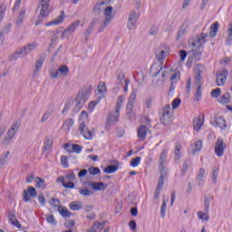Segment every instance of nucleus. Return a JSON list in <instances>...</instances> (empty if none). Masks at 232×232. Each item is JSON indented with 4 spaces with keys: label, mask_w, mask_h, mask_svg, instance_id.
I'll return each instance as SVG.
<instances>
[{
    "label": "nucleus",
    "mask_w": 232,
    "mask_h": 232,
    "mask_svg": "<svg viewBox=\"0 0 232 232\" xmlns=\"http://www.w3.org/2000/svg\"><path fill=\"white\" fill-rule=\"evenodd\" d=\"M39 46L38 43H32L28 44L27 45L22 47L19 49V51L14 53L9 56V61H17V59L21 57H26L27 53H30V52H34L35 48Z\"/></svg>",
    "instance_id": "obj_1"
},
{
    "label": "nucleus",
    "mask_w": 232,
    "mask_h": 232,
    "mask_svg": "<svg viewBox=\"0 0 232 232\" xmlns=\"http://www.w3.org/2000/svg\"><path fill=\"white\" fill-rule=\"evenodd\" d=\"M166 55V51L161 50V51H156L155 52V56L157 58L158 63H160L159 64L154 63L151 65L150 70L151 72H154L152 74V77H159V75L160 74V72L163 70L164 68V57Z\"/></svg>",
    "instance_id": "obj_2"
},
{
    "label": "nucleus",
    "mask_w": 232,
    "mask_h": 232,
    "mask_svg": "<svg viewBox=\"0 0 232 232\" xmlns=\"http://www.w3.org/2000/svg\"><path fill=\"white\" fill-rule=\"evenodd\" d=\"M38 8L40 9V15L38 16V20L34 23L35 26L41 24L44 17H48L52 9L50 8V0H40Z\"/></svg>",
    "instance_id": "obj_3"
},
{
    "label": "nucleus",
    "mask_w": 232,
    "mask_h": 232,
    "mask_svg": "<svg viewBox=\"0 0 232 232\" xmlns=\"http://www.w3.org/2000/svg\"><path fill=\"white\" fill-rule=\"evenodd\" d=\"M209 37V34L201 33L200 34L197 35L193 38V42L191 43L192 52L195 50H200V48H204V44L208 43L206 39Z\"/></svg>",
    "instance_id": "obj_4"
},
{
    "label": "nucleus",
    "mask_w": 232,
    "mask_h": 232,
    "mask_svg": "<svg viewBox=\"0 0 232 232\" xmlns=\"http://www.w3.org/2000/svg\"><path fill=\"white\" fill-rule=\"evenodd\" d=\"M160 121L163 126H169L173 121V112H171V105L167 104L163 108V112L160 117Z\"/></svg>",
    "instance_id": "obj_5"
},
{
    "label": "nucleus",
    "mask_w": 232,
    "mask_h": 232,
    "mask_svg": "<svg viewBox=\"0 0 232 232\" xmlns=\"http://www.w3.org/2000/svg\"><path fill=\"white\" fill-rule=\"evenodd\" d=\"M137 101V93L131 92L130 100L127 103V117L130 121H135V112H133V106Z\"/></svg>",
    "instance_id": "obj_6"
},
{
    "label": "nucleus",
    "mask_w": 232,
    "mask_h": 232,
    "mask_svg": "<svg viewBox=\"0 0 232 232\" xmlns=\"http://www.w3.org/2000/svg\"><path fill=\"white\" fill-rule=\"evenodd\" d=\"M92 90L93 86L92 85L83 86L82 89L79 92L78 95L76 96V99L82 101V102L86 103V101L90 99V95L92 94Z\"/></svg>",
    "instance_id": "obj_7"
},
{
    "label": "nucleus",
    "mask_w": 232,
    "mask_h": 232,
    "mask_svg": "<svg viewBox=\"0 0 232 232\" xmlns=\"http://www.w3.org/2000/svg\"><path fill=\"white\" fill-rule=\"evenodd\" d=\"M168 157V150H163L160 155V177H166L168 178V169L164 167V163L166 162V159Z\"/></svg>",
    "instance_id": "obj_8"
},
{
    "label": "nucleus",
    "mask_w": 232,
    "mask_h": 232,
    "mask_svg": "<svg viewBox=\"0 0 232 232\" xmlns=\"http://www.w3.org/2000/svg\"><path fill=\"white\" fill-rule=\"evenodd\" d=\"M70 73V68L66 65H61L57 71H52L50 75L52 79H57V77H66Z\"/></svg>",
    "instance_id": "obj_9"
},
{
    "label": "nucleus",
    "mask_w": 232,
    "mask_h": 232,
    "mask_svg": "<svg viewBox=\"0 0 232 232\" xmlns=\"http://www.w3.org/2000/svg\"><path fill=\"white\" fill-rule=\"evenodd\" d=\"M37 189L35 188L29 186L27 190H24L23 200L24 202H32V198H36Z\"/></svg>",
    "instance_id": "obj_10"
},
{
    "label": "nucleus",
    "mask_w": 232,
    "mask_h": 232,
    "mask_svg": "<svg viewBox=\"0 0 232 232\" xmlns=\"http://www.w3.org/2000/svg\"><path fill=\"white\" fill-rule=\"evenodd\" d=\"M226 148H227V146L226 145V142H224V140L218 138L214 147L217 157H223Z\"/></svg>",
    "instance_id": "obj_11"
},
{
    "label": "nucleus",
    "mask_w": 232,
    "mask_h": 232,
    "mask_svg": "<svg viewBox=\"0 0 232 232\" xmlns=\"http://www.w3.org/2000/svg\"><path fill=\"white\" fill-rule=\"evenodd\" d=\"M137 21H139V14L135 11H130L127 24L129 30H135L137 28Z\"/></svg>",
    "instance_id": "obj_12"
},
{
    "label": "nucleus",
    "mask_w": 232,
    "mask_h": 232,
    "mask_svg": "<svg viewBox=\"0 0 232 232\" xmlns=\"http://www.w3.org/2000/svg\"><path fill=\"white\" fill-rule=\"evenodd\" d=\"M81 24V20H76L72 24H71L67 29H65L62 34V39H66L69 35H72L75 30H77V27Z\"/></svg>",
    "instance_id": "obj_13"
},
{
    "label": "nucleus",
    "mask_w": 232,
    "mask_h": 232,
    "mask_svg": "<svg viewBox=\"0 0 232 232\" xmlns=\"http://www.w3.org/2000/svg\"><path fill=\"white\" fill-rule=\"evenodd\" d=\"M227 70H223L216 74V82L218 86H224L227 81Z\"/></svg>",
    "instance_id": "obj_14"
},
{
    "label": "nucleus",
    "mask_w": 232,
    "mask_h": 232,
    "mask_svg": "<svg viewBox=\"0 0 232 232\" xmlns=\"http://www.w3.org/2000/svg\"><path fill=\"white\" fill-rule=\"evenodd\" d=\"M87 186L93 189V191H104L108 188V185H106L104 182H93V181H88Z\"/></svg>",
    "instance_id": "obj_15"
},
{
    "label": "nucleus",
    "mask_w": 232,
    "mask_h": 232,
    "mask_svg": "<svg viewBox=\"0 0 232 232\" xmlns=\"http://www.w3.org/2000/svg\"><path fill=\"white\" fill-rule=\"evenodd\" d=\"M86 128V124H84V121H82L79 126V131L84 139L87 140H92L93 139V133L90 130H84Z\"/></svg>",
    "instance_id": "obj_16"
},
{
    "label": "nucleus",
    "mask_w": 232,
    "mask_h": 232,
    "mask_svg": "<svg viewBox=\"0 0 232 232\" xmlns=\"http://www.w3.org/2000/svg\"><path fill=\"white\" fill-rule=\"evenodd\" d=\"M211 124H213L215 128H220V130H226V128H227V125L226 124V120L222 116L214 117Z\"/></svg>",
    "instance_id": "obj_17"
},
{
    "label": "nucleus",
    "mask_w": 232,
    "mask_h": 232,
    "mask_svg": "<svg viewBox=\"0 0 232 232\" xmlns=\"http://www.w3.org/2000/svg\"><path fill=\"white\" fill-rule=\"evenodd\" d=\"M168 178L163 177V176H160V179L158 180V184L154 192V198H159V197L160 196V189H162V188H164V182L166 181Z\"/></svg>",
    "instance_id": "obj_18"
},
{
    "label": "nucleus",
    "mask_w": 232,
    "mask_h": 232,
    "mask_svg": "<svg viewBox=\"0 0 232 232\" xmlns=\"http://www.w3.org/2000/svg\"><path fill=\"white\" fill-rule=\"evenodd\" d=\"M202 70H204V66L202 64H198L195 67V84H200L202 81Z\"/></svg>",
    "instance_id": "obj_19"
},
{
    "label": "nucleus",
    "mask_w": 232,
    "mask_h": 232,
    "mask_svg": "<svg viewBox=\"0 0 232 232\" xmlns=\"http://www.w3.org/2000/svg\"><path fill=\"white\" fill-rule=\"evenodd\" d=\"M149 131L150 129H148L146 125H140L138 128V137L140 139V140H146V135H148Z\"/></svg>",
    "instance_id": "obj_20"
},
{
    "label": "nucleus",
    "mask_w": 232,
    "mask_h": 232,
    "mask_svg": "<svg viewBox=\"0 0 232 232\" xmlns=\"http://www.w3.org/2000/svg\"><path fill=\"white\" fill-rule=\"evenodd\" d=\"M63 21H64V11H61L60 15L56 19L45 24V26H55L57 24H61V23H63Z\"/></svg>",
    "instance_id": "obj_21"
},
{
    "label": "nucleus",
    "mask_w": 232,
    "mask_h": 232,
    "mask_svg": "<svg viewBox=\"0 0 232 232\" xmlns=\"http://www.w3.org/2000/svg\"><path fill=\"white\" fill-rule=\"evenodd\" d=\"M15 133H17L14 129H9L7 130L6 136L4 139L3 144L5 146H8L10 144V141L15 137Z\"/></svg>",
    "instance_id": "obj_22"
},
{
    "label": "nucleus",
    "mask_w": 232,
    "mask_h": 232,
    "mask_svg": "<svg viewBox=\"0 0 232 232\" xmlns=\"http://www.w3.org/2000/svg\"><path fill=\"white\" fill-rule=\"evenodd\" d=\"M120 115H121V111H119L118 109H115V111L109 112L107 121L109 122H117V121H119Z\"/></svg>",
    "instance_id": "obj_23"
},
{
    "label": "nucleus",
    "mask_w": 232,
    "mask_h": 232,
    "mask_svg": "<svg viewBox=\"0 0 232 232\" xmlns=\"http://www.w3.org/2000/svg\"><path fill=\"white\" fill-rule=\"evenodd\" d=\"M99 24V18H93L85 32L86 39H88V37H90V35L92 34V32H93V28L95 27V24Z\"/></svg>",
    "instance_id": "obj_24"
},
{
    "label": "nucleus",
    "mask_w": 232,
    "mask_h": 232,
    "mask_svg": "<svg viewBox=\"0 0 232 232\" xmlns=\"http://www.w3.org/2000/svg\"><path fill=\"white\" fill-rule=\"evenodd\" d=\"M113 6L109 5L103 11V15H105V19H109L111 21L113 19Z\"/></svg>",
    "instance_id": "obj_25"
},
{
    "label": "nucleus",
    "mask_w": 232,
    "mask_h": 232,
    "mask_svg": "<svg viewBox=\"0 0 232 232\" xmlns=\"http://www.w3.org/2000/svg\"><path fill=\"white\" fill-rule=\"evenodd\" d=\"M43 64H44V56H41L35 64V70L34 71V75H37L39 73V70L43 68Z\"/></svg>",
    "instance_id": "obj_26"
},
{
    "label": "nucleus",
    "mask_w": 232,
    "mask_h": 232,
    "mask_svg": "<svg viewBox=\"0 0 232 232\" xmlns=\"http://www.w3.org/2000/svg\"><path fill=\"white\" fill-rule=\"evenodd\" d=\"M186 30H188V25H186V24H182L178 32L176 41H180V39H182V36L186 34Z\"/></svg>",
    "instance_id": "obj_27"
},
{
    "label": "nucleus",
    "mask_w": 232,
    "mask_h": 232,
    "mask_svg": "<svg viewBox=\"0 0 232 232\" xmlns=\"http://www.w3.org/2000/svg\"><path fill=\"white\" fill-rule=\"evenodd\" d=\"M58 211L60 215L63 217V218H70L72 217V212H70V210H68L66 208L59 207Z\"/></svg>",
    "instance_id": "obj_28"
},
{
    "label": "nucleus",
    "mask_w": 232,
    "mask_h": 232,
    "mask_svg": "<svg viewBox=\"0 0 232 232\" xmlns=\"http://www.w3.org/2000/svg\"><path fill=\"white\" fill-rule=\"evenodd\" d=\"M218 33V22L212 24L210 27L209 35L210 37H217V34Z\"/></svg>",
    "instance_id": "obj_29"
},
{
    "label": "nucleus",
    "mask_w": 232,
    "mask_h": 232,
    "mask_svg": "<svg viewBox=\"0 0 232 232\" xmlns=\"http://www.w3.org/2000/svg\"><path fill=\"white\" fill-rule=\"evenodd\" d=\"M75 102H76V105L74 106L72 112L79 113L82 106H84L85 102H82L81 100H78V98H75Z\"/></svg>",
    "instance_id": "obj_30"
},
{
    "label": "nucleus",
    "mask_w": 232,
    "mask_h": 232,
    "mask_svg": "<svg viewBox=\"0 0 232 232\" xmlns=\"http://www.w3.org/2000/svg\"><path fill=\"white\" fill-rule=\"evenodd\" d=\"M198 87H197V90H196V92H195V96H194V99L195 101H200V99H202V83H199V84H196Z\"/></svg>",
    "instance_id": "obj_31"
},
{
    "label": "nucleus",
    "mask_w": 232,
    "mask_h": 232,
    "mask_svg": "<svg viewBox=\"0 0 232 232\" xmlns=\"http://www.w3.org/2000/svg\"><path fill=\"white\" fill-rule=\"evenodd\" d=\"M70 209L72 211H79L80 209H82V202H72L69 205Z\"/></svg>",
    "instance_id": "obj_32"
},
{
    "label": "nucleus",
    "mask_w": 232,
    "mask_h": 232,
    "mask_svg": "<svg viewBox=\"0 0 232 232\" xmlns=\"http://www.w3.org/2000/svg\"><path fill=\"white\" fill-rule=\"evenodd\" d=\"M26 14V10L22 9L15 23L17 26H21L23 24V20L24 19V15Z\"/></svg>",
    "instance_id": "obj_33"
},
{
    "label": "nucleus",
    "mask_w": 232,
    "mask_h": 232,
    "mask_svg": "<svg viewBox=\"0 0 232 232\" xmlns=\"http://www.w3.org/2000/svg\"><path fill=\"white\" fill-rule=\"evenodd\" d=\"M119 169V166L117 165H109L104 169V173H108L109 175H111V173H115Z\"/></svg>",
    "instance_id": "obj_34"
},
{
    "label": "nucleus",
    "mask_w": 232,
    "mask_h": 232,
    "mask_svg": "<svg viewBox=\"0 0 232 232\" xmlns=\"http://www.w3.org/2000/svg\"><path fill=\"white\" fill-rule=\"evenodd\" d=\"M230 99H231V95L229 94V92H227V93L223 94L218 101L221 104H227L229 102Z\"/></svg>",
    "instance_id": "obj_35"
},
{
    "label": "nucleus",
    "mask_w": 232,
    "mask_h": 232,
    "mask_svg": "<svg viewBox=\"0 0 232 232\" xmlns=\"http://www.w3.org/2000/svg\"><path fill=\"white\" fill-rule=\"evenodd\" d=\"M34 182H36V188H46V181H44V179L36 177L34 178Z\"/></svg>",
    "instance_id": "obj_36"
},
{
    "label": "nucleus",
    "mask_w": 232,
    "mask_h": 232,
    "mask_svg": "<svg viewBox=\"0 0 232 232\" xmlns=\"http://www.w3.org/2000/svg\"><path fill=\"white\" fill-rule=\"evenodd\" d=\"M182 148V145H180L179 142H177L176 145H175V150H174V153H175V159L177 160H180V149Z\"/></svg>",
    "instance_id": "obj_37"
},
{
    "label": "nucleus",
    "mask_w": 232,
    "mask_h": 232,
    "mask_svg": "<svg viewBox=\"0 0 232 232\" xmlns=\"http://www.w3.org/2000/svg\"><path fill=\"white\" fill-rule=\"evenodd\" d=\"M166 209H168V201L163 199L160 207V217H162V218H165L166 217Z\"/></svg>",
    "instance_id": "obj_38"
},
{
    "label": "nucleus",
    "mask_w": 232,
    "mask_h": 232,
    "mask_svg": "<svg viewBox=\"0 0 232 232\" xmlns=\"http://www.w3.org/2000/svg\"><path fill=\"white\" fill-rule=\"evenodd\" d=\"M203 124H204V121H202V120L200 119L195 120L193 123L195 131H200V128H202Z\"/></svg>",
    "instance_id": "obj_39"
},
{
    "label": "nucleus",
    "mask_w": 232,
    "mask_h": 232,
    "mask_svg": "<svg viewBox=\"0 0 232 232\" xmlns=\"http://www.w3.org/2000/svg\"><path fill=\"white\" fill-rule=\"evenodd\" d=\"M102 5H107V3L103 1L101 4H97L96 5H94L93 13L96 15H99V14H101V12H102Z\"/></svg>",
    "instance_id": "obj_40"
},
{
    "label": "nucleus",
    "mask_w": 232,
    "mask_h": 232,
    "mask_svg": "<svg viewBox=\"0 0 232 232\" xmlns=\"http://www.w3.org/2000/svg\"><path fill=\"white\" fill-rule=\"evenodd\" d=\"M52 146H53V140H52V139L46 137L44 144V150L48 151V150H52Z\"/></svg>",
    "instance_id": "obj_41"
},
{
    "label": "nucleus",
    "mask_w": 232,
    "mask_h": 232,
    "mask_svg": "<svg viewBox=\"0 0 232 232\" xmlns=\"http://www.w3.org/2000/svg\"><path fill=\"white\" fill-rule=\"evenodd\" d=\"M72 126H73V119L72 118H68L67 120H65L63 125V127L66 128L68 131H70V128H72Z\"/></svg>",
    "instance_id": "obj_42"
},
{
    "label": "nucleus",
    "mask_w": 232,
    "mask_h": 232,
    "mask_svg": "<svg viewBox=\"0 0 232 232\" xmlns=\"http://www.w3.org/2000/svg\"><path fill=\"white\" fill-rule=\"evenodd\" d=\"M110 23H111V20L104 18V20L102 23V25L99 28L98 32H104V30H106V28L108 27V24H110Z\"/></svg>",
    "instance_id": "obj_43"
},
{
    "label": "nucleus",
    "mask_w": 232,
    "mask_h": 232,
    "mask_svg": "<svg viewBox=\"0 0 232 232\" xmlns=\"http://www.w3.org/2000/svg\"><path fill=\"white\" fill-rule=\"evenodd\" d=\"M188 169H189V160H186L183 162V167L181 169V176L184 177L186 173L188 172Z\"/></svg>",
    "instance_id": "obj_44"
},
{
    "label": "nucleus",
    "mask_w": 232,
    "mask_h": 232,
    "mask_svg": "<svg viewBox=\"0 0 232 232\" xmlns=\"http://www.w3.org/2000/svg\"><path fill=\"white\" fill-rule=\"evenodd\" d=\"M104 227V223H94L92 227L87 232H97V229H102Z\"/></svg>",
    "instance_id": "obj_45"
},
{
    "label": "nucleus",
    "mask_w": 232,
    "mask_h": 232,
    "mask_svg": "<svg viewBox=\"0 0 232 232\" xmlns=\"http://www.w3.org/2000/svg\"><path fill=\"white\" fill-rule=\"evenodd\" d=\"M97 88L99 93H106V92H108L106 89V83L104 82H100Z\"/></svg>",
    "instance_id": "obj_46"
},
{
    "label": "nucleus",
    "mask_w": 232,
    "mask_h": 232,
    "mask_svg": "<svg viewBox=\"0 0 232 232\" xmlns=\"http://www.w3.org/2000/svg\"><path fill=\"white\" fill-rule=\"evenodd\" d=\"M205 173H206V171L204 170V169H199V172H198V186H202V184H204V181H202V179H204V174Z\"/></svg>",
    "instance_id": "obj_47"
},
{
    "label": "nucleus",
    "mask_w": 232,
    "mask_h": 232,
    "mask_svg": "<svg viewBox=\"0 0 232 232\" xmlns=\"http://www.w3.org/2000/svg\"><path fill=\"white\" fill-rule=\"evenodd\" d=\"M209 212H202V211H198V218H200L201 220H206L207 222L209 220Z\"/></svg>",
    "instance_id": "obj_48"
},
{
    "label": "nucleus",
    "mask_w": 232,
    "mask_h": 232,
    "mask_svg": "<svg viewBox=\"0 0 232 232\" xmlns=\"http://www.w3.org/2000/svg\"><path fill=\"white\" fill-rule=\"evenodd\" d=\"M122 102H124V95H121L117 98L115 110L121 111V108L122 106Z\"/></svg>",
    "instance_id": "obj_49"
},
{
    "label": "nucleus",
    "mask_w": 232,
    "mask_h": 232,
    "mask_svg": "<svg viewBox=\"0 0 232 232\" xmlns=\"http://www.w3.org/2000/svg\"><path fill=\"white\" fill-rule=\"evenodd\" d=\"M218 168L214 167L212 169V182H214V184H217V178L218 177Z\"/></svg>",
    "instance_id": "obj_50"
},
{
    "label": "nucleus",
    "mask_w": 232,
    "mask_h": 232,
    "mask_svg": "<svg viewBox=\"0 0 232 232\" xmlns=\"http://www.w3.org/2000/svg\"><path fill=\"white\" fill-rule=\"evenodd\" d=\"M210 204H211V198L206 197L204 198V208H205V211L207 213H209V206H210Z\"/></svg>",
    "instance_id": "obj_51"
},
{
    "label": "nucleus",
    "mask_w": 232,
    "mask_h": 232,
    "mask_svg": "<svg viewBox=\"0 0 232 232\" xmlns=\"http://www.w3.org/2000/svg\"><path fill=\"white\" fill-rule=\"evenodd\" d=\"M222 93V91H220V88H216L211 91V97H214L215 99H218L220 94Z\"/></svg>",
    "instance_id": "obj_52"
},
{
    "label": "nucleus",
    "mask_w": 232,
    "mask_h": 232,
    "mask_svg": "<svg viewBox=\"0 0 232 232\" xmlns=\"http://www.w3.org/2000/svg\"><path fill=\"white\" fill-rule=\"evenodd\" d=\"M140 157H136L134 159L131 160L130 161V166L131 168H137V166H139V164H140Z\"/></svg>",
    "instance_id": "obj_53"
},
{
    "label": "nucleus",
    "mask_w": 232,
    "mask_h": 232,
    "mask_svg": "<svg viewBox=\"0 0 232 232\" xmlns=\"http://www.w3.org/2000/svg\"><path fill=\"white\" fill-rule=\"evenodd\" d=\"M72 148L73 153L79 154L81 151H82V147L79 144H72Z\"/></svg>",
    "instance_id": "obj_54"
},
{
    "label": "nucleus",
    "mask_w": 232,
    "mask_h": 232,
    "mask_svg": "<svg viewBox=\"0 0 232 232\" xmlns=\"http://www.w3.org/2000/svg\"><path fill=\"white\" fill-rule=\"evenodd\" d=\"M46 220L48 224H51L52 226H57V220L55 219V217H53V215L48 216Z\"/></svg>",
    "instance_id": "obj_55"
},
{
    "label": "nucleus",
    "mask_w": 232,
    "mask_h": 232,
    "mask_svg": "<svg viewBox=\"0 0 232 232\" xmlns=\"http://www.w3.org/2000/svg\"><path fill=\"white\" fill-rule=\"evenodd\" d=\"M99 102H101V98H98L97 100L91 102L89 103V110H91V111H93V108H95V106H97Z\"/></svg>",
    "instance_id": "obj_56"
},
{
    "label": "nucleus",
    "mask_w": 232,
    "mask_h": 232,
    "mask_svg": "<svg viewBox=\"0 0 232 232\" xmlns=\"http://www.w3.org/2000/svg\"><path fill=\"white\" fill-rule=\"evenodd\" d=\"M89 173L91 175H99V173H101V169L97 167H91L89 168Z\"/></svg>",
    "instance_id": "obj_57"
},
{
    "label": "nucleus",
    "mask_w": 232,
    "mask_h": 232,
    "mask_svg": "<svg viewBox=\"0 0 232 232\" xmlns=\"http://www.w3.org/2000/svg\"><path fill=\"white\" fill-rule=\"evenodd\" d=\"M21 127V122L15 121L13 122L12 126L10 127V130H13L14 131H19V128Z\"/></svg>",
    "instance_id": "obj_58"
},
{
    "label": "nucleus",
    "mask_w": 232,
    "mask_h": 232,
    "mask_svg": "<svg viewBox=\"0 0 232 232\" xmlns=\"http://www.w3.org/2000/svg\"><path fill=\"white\" fill-rule=\"evenodd\" d=\"M180 98H176L173 100L172 102V110H177V108H179V106H180Z\"/></svg>",
    "instance_id": "obj_59"
},
{
    "label": "nucleus",
    "mask_w": 232,
    "mask_h": 232,
    "mask_svg": "<svg viewBox=\"0 0 232 232\" xmlns=\"http://www.w3.org/2000/svg\"><path fill=\"white\" fill-rule=\"evenodd\" d=\"M80 195H82L83 197H90L93 195V192L84 188V189H80Z\"/></svg>",
    "instance_id": "obj_60"
},
{
    "label": "nucleus",
    "mask_w": 232,
    "mask_h": 232,
    "mask_svg": "<svg viewBox=\"0 0 232 232\" xmlns=\"http://www.w3.org/2000/svg\"><path fill=\"white\" fill-rule=\"evenodd\" d=\"M61 164L63 168H68V157L65 155L61 156Z\"/></svg>",
    "instance_id": "obj_61"
},
{
    "label": "nucleus",
    "mask_w": 232,
    "mask_h": 232,
    "mask_svg": "<svg viewBox=\"0 0 232 232\" xmlns=\"http://www.w3.org/2000/svg\"><path fill=\"white\" fill-rule=\"evenodd\" d=\"M50 115H52V112H50V111H45L41 119V122H46V121L50 119Z\"/></svg>",
    "instance_id": "obj_62"
},
{
    "label": "nucleus",
    "mask_w": 232,
    "mask_h": 232,
    "mask_svg": "<svg viewBox=\"0 0 232 232\" xmlns=\"http://www.w3.org/2000/svg\"><path fill=\"white\" fill-rule=\"evenodd\" d=\"M8 155H10V151H6L5 154L0 157V164H5L6 160L8 159Z\"/></svg>",
    "instance_id": "obj_63"
},
{
    "label": "nucleus",
    "mask_w": 232,
    "mask_h": 232,
    "mask_svg": "<svg viewBox=\"0 0 232 232\" xmlns=\"http://www.w3.org/2000/svg\"><path fill=\"white\" fill-rule=\"evenodd\" d=\"M65 179H67V180H70V181L75 180V179H76L75 173L73 171H72V172L66 174Z\"/></svg>",
    "instance_id": "obj_64"
}]
</instances>
